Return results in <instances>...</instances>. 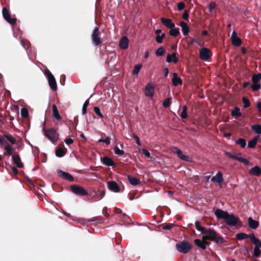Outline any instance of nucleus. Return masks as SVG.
Returning <instances> with one entry per match:
<instances>
[{
    "mask_svg": "<svg viewBox=\"0 0 261 261\" xmlns=\"http://www.w3.org/2000/svg\"><path fill=\"white\" fill-rule=\"evenodd\" d=\"M215 215L218 219H223L225 223L229 226H235L241 223L239 217L233 214H229L227 211L218 208L215 211Z\"/></svg>",
    "mask_w": 261,
    "mask_h": 261,
    "instance_id": "obj_1",
    "label": "nucleus"
},
{
    "mask_svg": "<svg viewBox=\"0 0 261 261\" xmlns=\"http://www.w3.org/2000/svg\"><path fill=\"white\" fill-rule=\"evenodd\" d=\"M203 234V240H210L216 244H223L225 242V239L219 236L213 228H206Z\"/></svg>",
    "mask_w": 261,
    "mask_h": 261,
    "instance_id": "obj_2",
    "label": "nucleus"
},
{
    "mask_svg": "<svg viewBox=\"0 0 261 261\" xmlns=\"http://www.w3.org/2000/svg\"><path fill=\"white\" fill-rule=\"evenodd\" d=\"M43 131L44 133V136L46 137L51 143L56 144L59 139V134L54 128H50L49 129H45L43 127Z\"/></svg>",
    "mask_w": 261,
    "mask_h": 261,
    "instance_id": "obj_3",
    "label": "nucleus"
},
{
    "mask_svg": "<svg viewBox=\"0 0 261 261\" xmlns=\"http://www.w3.org/2000/svg\"><path fill=\"white\" fill-rule=\"evenodd\" d=\"M175 248L179 252L187 254L192 249V245L188 241H183L176 244Z\"/></svg>",
    "mask_w": 261,
    "mask_h": 261,
    "instance_id": "obj_4",
    "label": "nucleus"
},
{
    "mask_svg": "<svg viewBox=\"0 0 261 261\" xmlns=\"http://www.w3.org/2000/svg\"><path fill=\"white\" fill-rule=\"evenodd\" d=\"M100 32L99 28L97 27H95L91 34V39L93 44L95 46H98L102 43L101 39L100 37Z\"/></svg>",
    "mask_w": 261,
    "mask_h": 261,
    "instance_id": "obj_5",
    "label": "nucleus"
},
{
    "mask_svg": "<svg viewBox=\"0 0 261 261\" xmlns=\"http://www.w3.org/2000/svg\"><path fill=\"white\" fill-rule=\"evenodd\" d=\"M106 189L104 186H100L97 190L94 189L90 195L96 200L101 199L105 195Z\"/></svg>",
    "mask_w": 261,
    "mask_h": 261,
    "instance_id": "obj_6",
    "label": "nucleus"
},
{
    "mask_svg": "<svg viewBox=\"0 0 261 261\" xmlns=\"http://www.w3.org/2000/svg\"><path fill=\"white\" fill-rule=\"evenodd\" d=\"M3 16L4 19L10 24L15 25L16 23L17 19L16 18H12L8 9L4 7L2 10Z\"/></svg>",
    "mask_w": 261,
    "mask_h": 261,
    "instance_id": "obj_7",
    "label": "nucleus"
},
{
    "mask_svg": "<svg viewBox=\"0 0 261 261\" xmlns=\"http://www.w3.org/2000/svg\"><path fill=\"white\" fill-rule=\"evenodd\" d=\"M70 189L73 193L79 196H86L88 195L87 191L83 187L77 185H71Z\"/></svg>",
    "mask_w": 261,
    "mask_h": 261,
    "instance_id": "obj_8",
    "label": "nucleus"
},
{
    "mask_svg": "<svg viewBox=\"0 0 261 261\" xmlns=\"http://www.w3.org/2000/svg\"><path fill=\"white\" fill-rule=\"evenodd\" d=\"M211 50L205 47L202 48L199 51V57L202 60H208L211 58Z\"/></svg>",
    "mask_w": 261,
    "mask_h": 261,
    "instance_id": "obj_9",
    "label": "nucleus"
},
{
    "mask_svg": "<svg viewBox=\"0 0 261 261\" xmlns=\"http://www.w3.org/2000/svg\"><path fill=\"white\" fill-rule=\"evenodd\" d=\"M108 188L109 190L115 193L120 191V187L114 180H109L107 182Z\"/></svg>",
    "mask_w": 261,
    "mask_h": 261,
    "instance_id": "obj_10",
    "label": "nucleus"
},
{
    "mask_svg": "<svg viewBox=\"0 0 261 261\" xmlns=\"http://www.w3.org/2000/svg\"><path fill=\"white\" fill-rule=\"evenodd\" d=\"M2 149H4L5 151L4 152V155L6 156L12 155L13 153L15 150V148H13L12 145H11L8 142H5V145Z\"/></svg>",
    "mask_w": 261,
    "mask_h": 261,
    "instance_id": "obj_11",
    "label": "nucleus"
},
{
    "mask_svg": "<svg viewBox=\"0 0 261 261\" xmlns=\"http://www.w3.org/2000/svg\"><path fill=\"white\" fill-rule=\"evenodd\" d=\"M253 238H256L254 234L253 233L248 234L245 233L240 232V233H238L236 235L237 239H238L239 240H243L246 239L247 238H250V239L252 243H253V239H252Z\"/></svg>",
    "mask_w": 261,
    "mask_h": 261,
    "instance_id": "obj_12",
    "label": "nucleus"
},
{
    "mask_svg": "<svg viewBox=\"0 0 261 261\" xmlns=\"http://www.w3.org/2000/svg\"><path fill=\"white\" fill-rule=\"evenodd\" d=\"M173 152L176 153L178 157L181 160L185 161H189L190 158L189 156L182 154V151L177 147H174L172 149Z\"/></svg>",
    "mask_w": 261,
    "mask_h": 261,
    "instance_id": "obj_13",
    "label": "nucleus"
},
{
    "mask_svg": "<svg viewBox=\"0 0 261 261\" xmlns=\"http://www.w3.org/2000/svg\"><path fill=\"white\" fill-rule=\"evenodd\" d=\"M231 42L236 46H240L242 43L241 39L237 36V33L234 31L232 33Z\"/></svg>",
    "mask_w": 261,
    "mask_h": 261,
    "instance_id": "obj_14",
    "label": "nucleus"
},
{
    "mask_svg": "<svg viewBox=\"0 0 261 261\" xmlns=\"http://www.w3.org/2000/svg\"><path fill=\"white\" fill-rule=\"evenodd\" d=\"M67 149L64 146L58 147L56 150L55 154L57 157L62 158L67 153Z\"/></svg>",
    "mask_w": 261,
    "mask_h": 261,
    "instance_id": "obj_15",
    "label": "nucleus"
},
{
    "mask_svg": "<svg viewBox=\"0 0 261 261\" xmlns=\"http://www.w3.org/2000/svg\"><path fill=\"white\" fill-rule=\"evenodd\" d=\"M154 86L148 84L145 87V95L147 96L152 97L154 94Z\"/></svg>",
    "mask_w": 261,
    "mask_h": 261,
    "instance_id": "obj_16",
    "label": "nucleus"
},
{
    "mask_svg": "<svg viewBox=\"0 0 261 261\" xmlns=\"http://www.w3.org/2000/svg\"><path fill=\"white\" fill-rule=\"evenodd\" d=\"M102 163L107 166L115 167L116 166L115 163L110 158L106 156L101 159Z\"/></svg>",
    "mask_w": 261,
    "mask_h": 261,
    "instance_id": "obj_17",
    "label": "nucleus"
},
{
    "mask_svg": "<svg viewBox=\"0 0 261 261\" xmlns=\"http://www.w3.org/2000/svg\"><path fill=\"white\" fill-rule=\"evenodd\" d=\"M161 22L163 25L168 28L171 29L175 27V24L171 19L162 17L161 18Z\"/></svg>",
    "mask_w": 261,
    "mask_h": 261,
    "instance_id": "obj_18",
    "label": "nucleus"
},
{
    "mask_svg": "<svg viewBox=\"0 0 261 261\" xmlns=\"http://www.w3.org/2000/svg\"><path fill=\"white\" fill-rule=\"evenodd\" d=\"M58 175L64 179H74L72 176L68 173L65 172L61 170H57Z\"/></svg>",
    "mask_w": 261,
    "mask_h": 261,
    "instance_id": "obj_19",
    "label": "nucleus"
},
{
    "mask_svg": "<svg viewBox=\"0 0 261 261\" xmlns=\"http://www.w3.org/2000/svg\"><path fill=\"white\" fill-rule=\"evenodd\" d=\"M194 243L197 246L200 247L203 250L206 249V245L208 244L206 241L201 240L198 239L194 240Z\"/></svg>",
    "mask_w": 261,
    "mask_h": 261,
    "instance_id": "obj_20",
    "label": "nucleus"
},
{
    "mask_svg": "<svg viewBox=\"0 0 261 261\" xmlns=\"http://www.w3.org/2000/svg\"><path fill=\"white\" fill-rule=\"evenodd\" d=\"M128 39L126 36H123L119 42V47L121 49H126L128 47Z\"/></svg>",
    "mask_w": 261,
    "mask_h": 261,
    "instance_id": "obj_21",
    "label": "nucleus"
},
{
    "mask_svg": "<svg viewBox=\"0 0 261 261\" xmlns=\"http://www.w3.org/2000/svg\"><path fill=\"white\" fill-rule=\"evenodd\" d=\"M179 24L181 28V31L182 32L183 35L184 36H187L190 32V28L188 27L187 23L183 21H181L180 22Z\"/></svg>",
    "mask_w": 261,
    "mask_h": 261,
    "instance_id": "obj_22",
    "label": "nucleus"
},
{
    "mask_svg": "<svg viewBox=\"0 0 261 261\" xmlns=\"http://www.w3.org/2000/svg\"><path fill=\"white\" fill-rule=\"evenodd\" d=\"M13 162L16 165L18 168H22L23 167V164L21 162L20 158L18 154H15L12 156Z\"/></svg>",
    "mask_w": 261,
    "mask_h": 261,
    "instance_id": "obj_23",
    "label": "nucleus"
},
{
    "mask_svg": "<svg viewBox=\"0 0 261 261\" xmlns=\"http://www.w3.org/2000/svg\"><path fill=\"white\" fill-rule=\"evenodd\" d=\"M248 223L249 227L251 229H256L259 226V222L253 220L251 217L248 218Z\"/></svg>",
    "mask_w": 261,
    "mask_h": 261,
    "instance_id": "obj_24",
    "label": "nucleus"
},
{
    "mask_svg": "<svg viewBox=\"0 0 261 261\" xmlns=\"http://www.w3.org/2000/svg\"><path fill=\"white\" fill-rule=\"evenodd\" d=\"M172 82L173 85L175 86H177L179 85L182 84L181 79L178 76L177 73L174 72L173 73V77L172 79Z\"/></svg>",
    "mask_w": 261,
    "mask_h": 261,
    "instance_id": "obj_25",
    "label": "nucleus"
},
{
    "mask_svg": "<svg viewBox=\"0 0 261 261\" xmlns=\"http://www.w3.org/2000/svg\"><path fill=\"white\" fill-rule=\"evenodd\" d=\"M249 173L256 176H259L261 175V169L259 167L256 166L250 170Z\"/></svg>",
    "mask_w": 261,
    "mask_h": 261,
    "instance_id": "obj_26",
    "label": "nucleus"
},
{
    "mask_svg": "<svg viewBox=\"0 0 261 261\" xmlns=\"http://www.w3.org/2000/svg\"><path fill=\"white\" fill-rule=\"evenodd\" d=\"M166 61L168 63L173 61L174 63H177L178 61V59L176 57V53H172V55L168 54L167 56Z\"/></svg>",
    "mask_w": 261,
    "mask_h": 261,
    "instance_id": "obj_27",
    "label": "nucleus"
},
{
    "mask_svg": "<svg viewBox=\"0 0 261 261\" xmlns=\"http://www.w3.org/2000/svg\"><path fill=\"white\" fill-rule=\"evenodd\" d=\"M48 84L50 88L53 91H56L57 89V85L55 77L53 76L49 79H48Z\"/></svg>",
    "mask_w": 261,
    "mask_h": 261,
    "instance_id": "obj_28",
    "label": "nucleus"
},
{
    "mask_svg": "<svg viewBox=\"0 0 261 261\" xmlns=\"http://www.w3.org/2000/svg\"><path fill=\"white\" fill-rule=\"evenodd\" d=\"M24 184L28 186L31 190L35 189L38 185L37 180H23Z\"/></svg>",
    "mask_w": 261,
    "mask_h": 261,
    "instance_id": "obj_29",
    "label": "nucleus"
},
{
    "mask_svg": "<svg viewBox=\"0 0 261 261\" xmlns=\"http://www.w3.org/2000/svg\"><path fill=\"white\" fill-rule=\"evenodd\" d=\"M254 245L252 257H258L261 255V250L258 244Z\"/></svg>",
    "mask_w": 261,
    "mask_h": 261,
    "instance_id": "obj_30",
    "label": "nucleus"
},
{
    "mask_svg": "<svg viewBox=\"0 0 261 261\" xmlns=\"http://www.w3.org/2000/svg\"><path fill=\"white\" fill-rule=\"evenodd\" d=\"M5 137L7 141L10 142L11 144H15L16 142V139L11 135H0V139Z\"/></svg>",
    "mask_w": 261,
    "mask_h": 261,
    "instance_id": "obj_31",
    "label": "nucleus"
},
{
    "mask_svg": "<svg viewBox=\"0 0 261 261\" xmlns=\"http://www.w3.org/2000/svg\"><path fill=\"white\" fill-rule=\"evenodd\" d=\"M53 113L54 117L58 120L61 119L58 110L56 105L54 104L52 106Z\"/></svg>",
    "mask_w": 261,
    "mask_h": 261,
    "instance_id": "obj_32",
    "label": "nucleus"
},
{
    "mask_svg": "<svg viewBox=\"0 0 261 261\" xmlns=\"http://www.w3.org/2000/svg\"><path fill=\"white\" fill-rule=\"evenodd\" d=\"M259 138V136H256L254 137L252 139L250 140L248 143V146L250 148H253L255 147L257 142L258 138Z\"/></svg>",
    "mask_w": 261,
    "mask_h": 261,
    "instance_id": "obj_33",
    "label": "nucleus"
},
{
    "mask_svg": "<svg viewBox=\"0 0 261 261\" xmlns=\"http://www.w3.org/2000/svg\"><path fill=\"white\" fill-rule=\"evenodd\" d=\"M240 108L238 107H234L233 110L231 112V115L233 117H241L242 116V114L240 111Z\"/></svg>",
    "mask_w": 261,
    "mask_h": 261,
    "instance_id": "obj_34",
    "label": "nucleus"
},
{
    "mask_svg": "<svg viewBox=\"0 0 261 261\" xmlns=\"http://www.w3.org/2000/svg\"><path fill=\"white\" fill-rule=\"evenodd\" d=\"M169 33L172 36L177 37L180 34L179 29V28H171Z\"/></svg>",
    "mask_w": 261,
    "mask_h": 261,
    "instance_id": "obj_35",
    "label": "nucleus"
},
{
    "mask_svg": "<svg viewBox=\"0 0 261 261\" xmlns=\"http://www.w3.org/2000/svg\"><path fill=\"white\" fill-rule=\"evenodd\" d=\"M251 129L257 134L261 135V125L254 124L251 126Z\"/></svg>",
    "mask_w": 261,
    "mask_h": 261,
    "instance_id": "obj_36",
    "label": "nucleus"
},
{
    "mask_svg": "<svg viewBox=\"0 0 261 261\" xmlns=\"http://www.w3.org/2000/svg\"><path fill=\"white\" fill-rule=\"evenodd\" d=\"M261 80V73L253 74L252 76V83H259Z\"/></svg>",
    "mask_w": 261,
    "mask_h": 261,
    "instance_id": "obj_37",
    "label": "nucleus"
},
{
    "mask_svg": "<svg viewBox=\"0 0 261 261\" xmlns=\"http://www.w3.org/2000/svg\"><path fill=\"white\" fill-rule=\"evenodd\" d=\"M231 159H234L237 161H238L241 163H243L245 164H247L248 163V161L245 158H243L241 156H237L236 155H234V154H233L232 156H231Z\"/></svg>",
    "mask_w": 261,
    "mask_h": 261,
    "instance_id": "obj_38",
    "label": "nucleus"
},
{
    "mask_svg": "<svg viewBox=\"0 0 261 261\" xmlns=\"http://www.w3.org/2000/svg\"><path fill=\"white\" fill-rule=\"evenodd\" d=\"M236 143L240 145L242 148H244L246 145V142L245 139L243 138H239L236 140Z\"/></svg>",
    "mask_w": 261,
    "mask_h": 261,
    "instance_id": "obj_39",
    "label": "nucleus"
},
{
    "mask_svg": "<svg viewBox=\"0 0 261 261\" xmlns=\"http://www.w3.org/2000/svg\"><path fill=\"white\" fill-rule=\"evenodd\" d=\"M195 226L196 228V229L198 231H200L201 233L203 234L204 231L206 230V228L204 227H202L200 225V223L199 221H196L195 222Z\"/></svg>",
    "mask_w": 261,
    "mask_h": 261,
    "instance_id": "obj_40",
    "label": "nucleus"
},
{
    "mask_svg": "<svg viewBox=\"0 0 261 261\" xmlns=\"http://www.w3.org/2000/svg\"><path fill=\"white\" fill-rule=\"evenodd\" d=\"M165 51V48L163 46H161L156 50L155 55L157 57L162 56L164 55Z\"/></svg>",
    "mask_w": 261,
    "mask_h": 261,
    "instance_id": "obj_41",
    "label": "nucleus"
},
{
    "mask_svg": "<svg viewBox=\"0 0 261 261\" xmlns=\"http://www.w3.org/2000/svg\"><path fill=\"white\" fill-rule=\"evenodd\" d=\"M242 102L243 103L244 108H247L250 106V102L249 100L246 97H243L242 98Z\"/></svg>",
    "mask_w": 261,
    "mask_h": 261,
    "instance_id": "obj_42",
    "label": "nucleus"
},
{
    "mask_svg": "<svg viewBox=\"0 0 261 261\" xmlns=\"http://www.w3.org/2000/svg\"><path fill=\"white\" fill-rule=\"evenodd\" d=\"M261 88L260 83H252L251 88L253 91H258Z\"/></svg>",
    "mask_w": 261,
    "mask_h": 261,
    "instance_id": "obj_43",
    "label": "nucleus"
},
{
    "mask_svg": "<svg viewBox=\"0 0 261 261\" xmlns=\"http://www.w3.org/2000/svg\"><path fill=\"white\" fill-rule=\"evenodd\" d=\"M216 186H219L221 188H223L225 186L224 180H211Z\"/></svg>",
    "mask_w": 261,
    "mask_h": 261,
    "instance_id": "obj_44",
    "label": "nucleus"
},
{
    "mask_svg": "<svg viewBox=\"0 0 261 261\" xmlns=\"http://www.w3.org/2000/svg\"><path fill=\"white\" fill-rule=\"evenodd\" d=\"M141 67H142L141 64H137L135 66L134 70H133L134 75H138Z\"/></svg>",
    "mask_w": 261,
    "mask_h": 261,
    "instance_id": "obj_45",
    "label": "nucleus"
},
{
    "mask_svg": "<svg viewBox=\"0 0 261 261\" xmlns=\"http://www.w3.org/2000/svg\"><path fill=\"white\" fill-rule=\"evenodd\" d=\"M114 151L116 154L121 156L124 153V151L120 149L117 146H116L114 148Z\"/></svg>",
    "mask_w": 261,
    "mask_h": 261,
    "instance_id": "obj_46",
    "label": "nucleus"
},
{
    "mask_svg": "<svg viewBox=\"0 0 261 261\" xmlns=\"http://www.w3.org/2000/svg\"><path fill=\"white\" fill-rule=\"evenodd\" d=\"M21 114L22 117L27 118L29 116V112L27 108H23L21 110Z\"/></svg>",
    "mask_w": 261,
    "mask_h": 261,
    "instance_id": "obj_47",
    "label": "nucleus"
},
{
    "mask_svg": "<svg viewBox=\"0 0 261 261\" xmlns=\"http://www.w3.org/2000/svg\"><path fill=\"white\" fill-rule=\"evenodd\" d=\"M89 103V101L88 99L86 100L85 102H84L82 108V114L83 115H85V114L87 113V109Z\"/></svg>",
    "mask_w": 261,
    "mask_h": 261,
    "instance_id": "obj_48",
    "label": "nucleus"
},
{
    "mask_svg": "<svg viewBox=\"0 0 261 261\" xmlns=\"http://www.w3.org/2000/svg\"><path fill=\"white\" fill-rule=\"evenodd\" d=\"M165 37V34L163 33L161 35H157L155 38V40L158 43H161L163 42V38Z\"/></svg>",
    "mask_w": 261,
    "mask_h": 261,
    "instance_id": "obj_49",
    "label": "nucleus"
},
{
    "mask_svg": "<svg viewBox=\"0 0 261 261\" xmlns=\"http://www.w3.org/2000/svg\"><path fill=\"white\" fill-rule=\"evenodd\" d=\"M171 98H166L163 102V106L165 107V108H168L170 106V103H171Z\"/></svg>",
    "mask_w": 261,
    "mask_h": 261,
    "instance_id": "obj_50",
    "label": "nucleus"
},
{
    "mask_svg": "<svg viewBox=\"0 0 261 261\" xmlns=\"http://www.w3.org/2000/svg\"><path fill=\"white\" fill-rule=\"evenodd\" d=\"M216 4L214 2H211L209 5H208V8H209V12L210 13H212L213 11V10L216 8Z\"/></svg>",
    "mask_w": 261,
    "mask_h": 261,
    "instance_id": "obj_51",
    "label": "nucleus"
},
{
    "mask_svg": "<svg viewBox=\"0 0 261 261\" xmlns=\"http://www.w3.org/2000/svg\"><path fill=\"white\" fill-rule=\"evenodd\" d=\"M173 226L174 224L172 223H166L164 224L162 229L164 230H170Z\"/></svg>",
    "mask_w": 261,
    "mask_h": 261,
    "instance_id": "obj_52",
    "label": "nucleus"
},
{
    "mask_svg": "<svg viewBox=\"0 0 261 261\" xmlns=\"http://www.w3.org/2000/svg\"><path fill=\"white\" fill-rule=\"evenodd\" d=\"M94 111L95 113L100 118H103V116L101 113L100 112V110L98 107H94Z\"/></svg>",
    "mask_w": 261,
    "mask_h": 261,
    "instance_id": "obj_53",
    "label": "nucleus"
},
{
    "mask_svg": "<svg viewBox=\"0 0 261 261\" xmlns=\"http://www.w3.org/2000/svg\"><path fill=\"white\" fill-rule=\"evenodd\" d=\"M211 179H222V174L221 172L219 171L217 174L213 176Z\"/></svg>",
    "mask_w": 261,
    "mask_h": 261,
    "instance_id": "obj_54",
    "label": "nucleus"
},
{
    "mask_svg": "<svg viewBox=\"0 0 261 261\" xmlns=\"http://www.w3.org/2000/svg\"><path fill=\"white\" fill-rule=\"evenodd\" d=\"M185 7V4L184 2H180L177 4V10L178 11H182Z\"/></svg>",
    "mask_w": 261,
    "mask_h": 261,
    "instance_id": "obj_55",
    "label": "nucleus"
},
{
    "mask_svg": "<svg viewBox=\"0 0 261 261\" xmlns=\"http://www.w3.org/2000/svg\"><path fill=\"white\" fill-rule=\"evenodd\" d=\"M128 181L129 184L133 186L139 185L141 184V180H128Z\"/></svg>",
    "mask_w": 261,
    "mask_h": 261,
    "instance_id": "obj_56",
    "label": "nucleus"
},
{
    "mask_svg": "<svg viewBox=\"0 0 261 261\" xmlns=\"http://www.w3.org/2000/svg\"><path fill=\"white\" fill-rule=\"evenodd\" d=\"M253 244L254 245H257L258 244V246H259L260 248H261V241L260 240L257 238H253Z\"/></svg>",
    "mask_w": 261,
    "mask_h": 261,
    "instance_id": "obj_57",
    "label": "nucleus"
},
{
    "mask_svg": "<svg viewBox=\"0 0 261 261\" xmlns=\"http://www.w3.org/2000/svg\"><path fill=\"white\" fill-rule=\"evenodd\" d=\"M189 10H185V12L183 13L182 15V18L185 20H189Z\"/></svg>",
    "mask_w": 261,
    "mask_h": 261,
    "instance_id": "obj_58",
    "label": "nucleus"
},
{
    "mask_svg": "<svg viewBox=\"0 0 261 261\" xmlns=\"http://www.w3.org/2000/svg\"><path fill=\"white\" fill-rule=\"evenodd\" d=\"M111 138L110 137H107L105 139H100L99 142H104L106 144L109 145L110 143Z\"/></svg>",
    "mask_w": 261,
    "mask_h": 261,
    "instance_id": "obj_59",
    "label": "nucleus"
},
{
    "mask_svg": "<svg viewBox=\"0 0 261 261\" xmlns=\"http://www.w3.org/2000/svg\"><path fill=\"white\" fill-rule=\"evenodd\" d=\"M191 40L190 41L188 42V44L191 45H192L193 43H199V39H196V38H190Z\"/></svg>",
    "mask_w": 261,
    "mask_h": 261,
    "instance_id": "obj_60",
    "label": "nucleus"
},
{
    "mask_svg": "<svg viewBox=\"0 0 261 261\" xmlns=\"http://www.w3.org/2000/svg\"><path fill=\"white\" fill-rule=\"evenodd\" d=\"M45 74L47 76L48 79H49L50 77H52L54 76L52 74V73L50 72V71L48 69H47L45 70Z\"/></svg>",
    "mask_w": 261,
    "mask_h": 261,
    "instance_id": "obj_61",
    "label": "nucleus"
},
{
    "mask_svg": "<svg viewBox=\"0 0 261 261\" xmlns=\"http://www.w3.org/2000/svg\"><path fill=\"white\" fill-rule=\"evenodd\" d=\"M8 141H6V138L5 137L3 138H1L0 139V147L1 148H2L3 147V146L5 145V142H7Z\"/></svg>",
    "mask_w": 261,
    "mask_h": 261,
    "instance_id": "obj_62",
    "label": "nucleus"
},
{
    "mask_svg": "<svg viewBox=\"0 0 261 261\" xmlns=\"http://www.w3.org/2000/svg\"><path fill=\"white\" fill-rule=\"evenodd\" d=\"M256 107L258 110V113L261 117V101H258L256 103Z\"/></svg>",
    "mask_w": 261,
    "mask_h": 261,
    "instance_id": "obj_63",
    "label": "nucleus"
},
{
    "mask_svg": "<svg viewBox=\"0 0 261 261\" xmlns=\"http://www.w3.org/2000/svg\"><path fill=\"white\" fill-rule=\"evenodd\" d=\"M142 154L147 158L150 157V153L146 149H143L142 150Z\"/></svg>",
    "mask_w": 261,
    "mask_h": 261,
    "instance_id": "obj_64",
    "label": "nucleus"
}]
</instances>
